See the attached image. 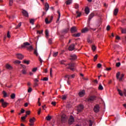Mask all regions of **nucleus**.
I'll use <instances>...</instances> for the list:
<instances>
[{
	"instance_id": "obj_14",
	"label": "nucleus",
	"mask_w": 126,
	"mask_h": 126,
	"mask_svg": "<svg viewBox=\"0 0 126 126\" xmlns=\"http://www.w3.org/2000/svg\"><path fill=\"white\" fill-rule=\"evenodd\" d=\"M70 58V60H75L77 59V56H76L75 54L71 55Z\"/></svg>"
},
{
	"instance_id": "obj_34",
	"label": "nucleus",
	"mask_w": 126,
	"mask_h": 126,
	"mask_svg": "<svg viewBox=\"0 0 126 126\" xmlns=\"http://www.w3.org/2000/svg\"><path fill=\"white\" fill-rule=\"evenodd\" d=\"M30 61L24 60V63L29 65L30 64Z\"/></svg>"
},
{
	"instance_id": "obj_1",
	"label": "nucleus",
	"mask_w": 126,
	"mask_h": 126,
	"mask_svg": "<svg viewBox=\"0 0 126 126\" xmlns=\"http://www.w3.org/2000/svg\"><path fill=\"white\" fill-rule=\"evenodd\" d=\"M66 63V61L63 60L61 62V64H64L65 65V66L67 67V69H70L72 71H75V64L73 63H69L67 64H65L64 63Z\"/></svg>"
},
{
	"instance_id": "obj_9",
	"label": "nucleus",
	"mask_w": 126,
	"mask_h": 126,
	"mask_svg": "<svg viewBox=\"0 0 126 126\" xmlns=\"http://www.w3.org/2000/svg\"><path fill=\"white\" fill-rule=\"evenodd\" d=\"M16 57H17V59L20 60H22L24 58V56L21 54H16Z\"/></svg>"
},
{
	"instance_id": "obj_40",
	"label": "nucleus",
	"mask_w": 126,
	"mask_h": 126,
	"mask_svg": "<svg viewBox=\"0 0 126 126\" xmlns=\"http://www.w3.org/2000/svg\"><path fill=\"white\" fill-rule=\"evenodd\" d=\"M32 88L31 87H29L28 89V93H30L32 92Z\"/></svg>"
},
{
	"instance_id": "obj_10",
	"label": "nucleus",
	"mask_w": 126,
	"mask_h": 126,
	"mask_svg": "<svg viewBox=\"0 0 126 126\" xmlns=\"http://www.w3.org/2000/svg\"><path fill=\"white\" fill-rule=\"evenodd\" d=\"M22 13H23V15L26 17H29V13L28 12L25 10H23V11H22Z\"/></svg>"
},
{
	"instance_id": "obj_25",
	"label": "nucleus",
	"mask_w": 126,
	"mask_h": 126,
	"mask_svg": "<svg viewBox=\"0 0 126 126\" xmlns=\"http://www.w3.org/2000/svg\"><path fill=\"white\" fill-rule=\"evenodd\" d=\"M45 35H46V37L47 38H48V37H49V31H48V30H45Z\"/></svg>"
},
{
	"instance_id": "obj_4",
	"label": "nucleus",
	"mask_w": 126,
	"mask_h": 126,
	"mask_svg": "<svg viewBox=\"0 0 126 126\" xmlns=\"http://www.w3.org/2000/svg\"><path fill=\"white\" fill-rule=\"evenodd\" d=\"M0 102L1 103L2 106L3 108L6 107L9 104L8 103L5 102V101H4V99H3V98H1L0 99Z\"/></svg>"
},
{
	"instance_id": "obj_11",
	"label": "nucleus",
	"mask_w": 126,
	"mask_h": 126,
	"mask_svg": "<svg viewBox=\"0 0 126 126\" xmlns=\"http://www.w3.org/2000/svg\"><path fill=\"white\" fill-rule=\"evenodd\" d=\"M99 111V106L98 105H96L94 106V111L95 112V113H97Z\"/></svg>"
},
{
	"instance_id": "obj_51",
	"label": "nucleus",
	"mask_w": 126,
	"mask_h": 126,
	"mask_svg": "<svg viewBox=\"0 0 126 126\" xmlns=\"http://www.w3.org/2000/svg\"><path fill=\"white\" fill-rule=\"evenodd\" d=\"M48 80V77H44L43 79V81H47Z\"/></svg>"
},
{
	"instance_id": "obj_63",
	"label": "nucleus",
	"mask_w": 126,
	"mask_h": 126,
	"mask_svg": "<svg viewBox=\"0 0 126 126\" xmlns=\"http://www.w3.org/2000/svg\"><path fill=\"white\" fill-rule=\"evenodd\" d=\"M7 37L10 38V35L9 33V32H7Z\"/></svg>"
},
{
	"instance_id": "obj_29",
	"label": "nucleus",
	"mask_w": 126,
	"mask_h": 126,
	"mask_svg": "<svg viewBox=\"0 0 126 126\" xmlns=\"http://www.w3.org/2000/svg\"><path fill=\"white\" fill-rule=\"evenodd\" d=\"M35 20L34 19H31L30 20V23H31L32 25H34Z\"/></svg>"
},
{
	"instance_id": "obj_21",
	"label": "nucleus",
	"mask_w": 126,
	"mask_h": 126,
	"mask_svg": "<svg viewBox=\"0 0 126 126\" xmlns=\"http://www.w3.org/2000/svg\"><path fill=\"white\" fill-rule=\"evenodd\" d=\"M89 31V29L87 28H85L82 30V33H85Z\"/></svg>"
},
{
	"instance_id": "obj_36",
	"label": "nucleus",
	"mask_w": 126,
	"mask_h": 126,
	"mask_svg": "<svg viewBox=\"0 0 126 126\" xmlns=\"http://www.w3.org/2000/svg\"><path fill=\"white\" fill-rule=\"evenodd\" d=\"M98 89H99V90H101V91H102V90H103V86L101 85V84H100V85H99V87H98Z\"/></svg>"
},
{
	"instance_id": "obj_62",
	"label": "nucleus",
	"mask_w": 126,
	"mask_h": 126,
	"mask_svg": "<svg viewBox=\"0 0 126 126\" xmlns=\"http://www.w3.org/2000/svg\"><path fill=\"white\" fill-rule=\"evenodd\" d=\"M30 113L31 112L30 111H26V113L27 114V115H30Z\"/></svg>"
},
{
	"instance_id": "obj_2",
	"label": "nucleus",
	"mask_w": 126,
	"mask_h": 126,
	"mask_svg": "<svg viewBox=\"0 0 126 126\" xmlns=\"http://www.w3.org/2000/svg\"><path fill=\"white\" fill-rule=\"evenodd\" d=\"M53 19V17L51 16H48L47 18H45V22L46 24H48L52 22V20Z\"/></svg>"
},
{
	"instance_id": "obj_6",
	"label": "nucleus",
	"mask_w": 126,
	"mask_h": 126,
	"mask_svg": "<svg viewBox=\"0 0 126 126\" xmlns=\"http://www.w3.org/2000/svg\"><path fill=\"white\" fill-rule=\"evenodd\" d=\"M36 119L35 118L33 117L32 118H31L30 119L29 122L31 123L29 124V125L31 126H32L34 125V122L35 121Z\"/></svg>"
},
{
	"instance_id": "obj_39",
	"label": "nucleus",
	"mask_w": 126,
	"mask_h": 126,
	"mask_svg": "<svg viewBox=\"0 0 126 126\" xmlns=\"http://www.w3.org/2000/svg\"><path fill=\"white\" fill-rule=\"evenodd\" d=\"M14 63L15 64H20L21 63V62L19 60H16L14 62Z\"/></svg>"
},
{
	"instance_id": "obj_37",
	"label": "nucleus",
	"mask_w": 126,
	"mask_h": 126,
	"mask_svg": "<svg viewBox=\"0 0 126 126\" xmlns=\"http://www.w3.org/2000/svg\"><path fill=\"white\" fill-rule=\"evenodd\" d=\"M58 55V52H54L53 57H56Z\"/></svg>"
},
{
	"instance_id": "obj_45",
	"label": "nucleus",
	"mask_w": 126,
	"mask_h": 126,
	"mask_svg": "<svg viewBox=\"0 0 126 126\" xmlns=\"http://www.w3.org/2000/svg\"><path fill=\"white\" fill-rule=\"evenodd\" d=\"M121 22H122V24H123V25H125L126 23V19L122 20V21H121Z\"/></svg>"
},
{
	"instance_id": "obj_5",
	"label": "nucleus",
	"mask_w": 126,
	"mask_h": 126,
	"mask_svg": "<svg viewBox=\"0 0 126 126\" xmlns=\"http://www.w3.org/2000/svg\"><path fill=\"white\" fill-rule=\"evenodd\" d=\"M73 122H74V118H73V117H72V116H71L68 121V123L69 125H70L73 124Z\"/></svg>"
},
{
	"instance_id": "obj_35",
	"label": "nucleus",
	"mask_w": 126,
	"mask_h": 126,
	"mask_svg": "<svg viewBox=\"0 0 126 126\" xmlns=\"http://www.w3.org/2000/svg\"><path fill=\"white\" fill-rule=\"evenodd\" d=\"M46 119L47 121H50L52 119V117L50 116H48L46 117Z\"/></svg>"
},
{
	"instance_id": "obj_38",
	"label": "nucleus",
	"mask_w": 126,
	"mask_h": 126,
	"mask_svg": "<svg viewBox=\"0 0 126 126\" xmlns=\"http://www.w3.org/2000/svg\"><path fill=\"white\" fill-rule=\"evenodd\" d=\"M76 14H77V18H78V17H80L81 15V13L79 12L78 11H76Z\"/></svg>"
},
{
	"instance_id": "obj_46",
	"label": "nucleus",
	"mask_w": 126,
	"mask_h": 126,
	"mask_svg": "<svg viewBox=\"0 0 126 126\" xmlns=\"http://www.w3.org/2000/svg\"><path fill=\"white\" fill-rule=\"evenodd\" d=\"M37 67H34L32 69V71L33 72H35L37 71Z\"/></svg>"
},
{
	"instance_id": "obj_16",
	"label": "nucleus",
	"mask_w": 126,
	"mask_h": 126,
	"mask_svg": "<svg viewBox=\"0 0 126 126\" xmlns=\"http://www.w3.org/2000/svg\"><path fill=\"white\" fill-rule=\"evenodd\" d=\"M61 120L62 123H65L67 121V118L65 116H62Z\"/></svg>"
},
{
	"instance_id": "obj_47",
	"label": "nucleus",
	"mask_w": 126,
	"mask_h": 126,
	"mask_svg": "<svg viewBox=\"0 0 126 126\" xmlns=\"http://www.w3.org/2000/svg\"><path fill=\"white\" fill-rule=\"evenodd\" d=\"M21 26V23H19L18 26L16 27V29L19 28Z\"/></svg>"
},
{
	"instance_id": "obj_32",
	"label": "nucleus",
	"mask_w": 126,
	"mask_h": 126,
	"mask_svg": "<svg viewBox=\"0 0 126 126\" xmlns=\"http://www.w3.org/2000/svg\"><path fill=\"white\" fill-rule=\"evenodd\" d=\"M27 48H28V50H29V51H32V50H33V48L32 47V46H30L28 47H27Z\"/></svg>"
},
{
	"instance_id": "obj_17",
	"label": "nucleus",
	"mask_w": 126,
	"mask_h": 126,
	"mask_svg": "<svg viewBox=\"0 0 126 126\" xmlns=\"http://www.w3.org/2000/svg\"><path fill=\"white\" fill-rule=\"evenodd\" d=\"M85 95V91L82 90L79 93V95L80 97H82Z\"/></svg>"
},
{
	"instance_id": "obj_52",
	"label": "nucleus",
	"mask_w": 126,
	"mask_h": 126,
	"mask_svg": "<svg viewBox=\"0 0 126 126\" xmlns=\"http://www.w3.org/2000/svg\"><path fill=\"white\" fill-rule=\"evenodd\" d=\"M26 119V118L24 116V117H22V118H21V119H22V121H23V122L25 121V119Z\"/></svg>"
},
{
	"instance_id": "obj_13",
	"label": "nucleus",
	"mask_w": 126,
	"mask_h": 126,
	"mask_svg": "<svg viewBox=\"0 0 126 126\" xmlns=\"http://www.w3.org/2000/svg\"><path fill=\"white\" fill-rule=\"evenodd\" d=\"M70 31H71V32L72 33L76 32H77V29L75 27H73L71 28Z\"/></svg>"
},
{
	"instance_id": "obj_43",
	"label": "nucleus",
	"mask_w": 126,
	"mask_h": 126,
	"mask_svg": "<svg viewBox=\"0 0 126 126\" xmlns=\"http://www.w3.org/2000/svg\"><path fill=\"white\" fill-rule=\"evenodd\" d=\"M120 75V72H117V74H116V78H117V79H119Z\"/></svg>"
},
{
	"instance_id": "obj_19",
	"label": "nucleus",
	"mask_w": 126,
	"mask_h": 126,
	"mask_svg": "<svg viewBox=\"0 0 126 126\" xmlns=\"http://www.w3.org/2000/svg\"><path fill=\"white\" fill-rule=\"evenodd\" d=\"M117 91H118V94H119V95H120V96H124V92L123 93V92L120 89H117Z\"/></svg>"
},
{
	"instance_id": "obj_44",
	"label": "nucleus",
	"mask_w": 126,
	"mask_h": 126,
	"mask_svg": "<svg viewBox=\"0 0 126 126\" xmlns=\"http://www.w3.org/2000/svg\"><path fill=\"white\" fill-rule=\"evenodd\" d=\"M13 3V0H9V5L12 6Z\"/></svg>"
},
{
	"instance_id": "obj_61",
	"label": "nucleus",
	"mask_w": 126,
	"mask_h": 126,
	"mask_svg": "<svg viewBox=\"0 0 126 126\" xmlns=\"http://www.w3.org/2000/svg\"><path fill=\"white\" fill-rule=\"evenodd\" d=\"M92 121L90 120V121H89V126H92Z\"/></svg>"
},
{
	"instance_id": "obj_12",
	"label": "nucleus",
	"mask_w": 126,
	"mask_h": 126,
	"mask_svg": "<svg viewBox=\"0 0 126 126\" xmlns=\"http://www.w3.org/2000/svg\"><path fill=\"white\" fill-rule=\"evenodd\" d=\"M94 16V14L92 13H91L89 16V19H88V22L89 24L90 23V21L91 20V19Z\"/></svg>"
},
{
	"instance_id": "obj_48",
	"label": "nucleus",
	"mask_w": 126,
	"mask_h": 126,
	"mask_svg": "<svg viewBox=\"0 0 126 126\" xmlns=\"http://www.w3.org/2000/svg\"><path fill=\"white\" fill-rule=\"evenodd\" d=\"M52 40H53L52 38H50V39H49V40H48V43H49V44H52Z\"/></svg>"
},
{
	"instance_id": "obj_50",
	"label": "nucleus",
	"mask_w": 126,
	"mask_h": 126,
	"mask_svg": "<svg viewBox=\"0 0 126 126\" xmlns=\"http://www.w3.org/2000/svg\"><path fill=\"white\" fill-rule=\"evenodd\" d=\"M56 104H57V103L56 101H52V102H51V104L54 106H56Z\"/></svg>"
},
{
	"instance_id": "obj_58",
	"label": "nucleus",
	"mask_w": 126,
	"mask_h": 126,
	"mask_svg": "<svg viewBox=\"0 0 126 126\" xmlns=\"http://www.w3.org/2000/svg\"><path fill=\"white\" fill-rule=\"evenodd\" d=\"M23 73V74H26V71L25 69H23V71H22Z\"/></svg>"
},
{
	"instance_id": "obj_22",
	"label": "nucleus",
	"mask_w": 126,
	"mask_h": 126,
	"mask_svg": "<svg viewBox=\"0 0 126 126\" xmlns=\"http://www.w3.org/2000/svg\"><path fill=\"white\" fill-rule=\"evenodd\" d=\"M119 12V9L118 8H116L114 11V15L116 16Z\"/></svg>"
},
{
	"instance_id": "obj_26",
	"label": "nucleus",
	"mask_w": 126,
	"mask_h": 126,
	"mask_svg": "<svg viewBox=\"0 0 126 126\" xmlns=\"http://www.w3.org/2000/svg\"><path fill=\"white\" fill-rule=\"evenodd\" d=\"M71 3H72V0H67V1H66V5H69L71 4Z\"/></svg>"
},
{
	"instance_id": "obj_64",
	"label": "nucleus",
	"mask_w": 126,
	"mask_h": 126,
	"mask_svg": "<svg viewBox=\"0 0 126 126\" xmlns=\"http://www.w3.org/2000/svg\"><path fill=\"white\" fill-rule=\"evenodd\" d=\"M110 26H108L107 27V31H109L110 30Z\"/></svg>"
},
{
	"instance_id": "obj_42",
	"label": "nucleus",
	"mask_w": 126,
	"mask_h": 126,
	"mask_svg": "<svg viewBox=\"0 0 126 126\" xmlns=\"http://www.w3.org/2000/svg\"><path fill=\"white\" fill-rule=\"evenodd\" d=\"M121 65V63L120 62H118L116 63V67H119Z\"/></svg>"
},
{
	"instance_id": "obj_18",
	"label": "nucleus",
	"mask_w": 126,
	"mask_h": 126,
	"mask_svg": "<svg viewBox=\"0 0 126 126\" xmlns=\"http://www.w3.org/2000/svg\"><path fill=\"white\" fill-rule=\"evenodd\" d=\"M6 69H9V70H12L13 69L12 66L8 63L6 64Z\"/></svg>"
},
{
	"instance_id": "obj_55",
	"label": "nucleus",
	"mask_w": 126,
	"mask_h": 126,
	"mask_svg": "<svg viewBox=\"0 0 126 126\" xmlns=\"http://www.w3.org/2000/svg\"><path fill=\"white\" fill-rule=\"evenodd\" d=\"M78 8H79V5L78 4H75V8L78 9Z\"/></svg>"
},
{
	"instance_id": "obj_49",
	"label": "nucleus",
	"mask_w": 126,
	"mask_h": 126,
	"mask_svg": "<svg viewBox=\"0 0 126 126\" xmlns=\"http://www.w3.org/2000/svg\"><path fill=\"white\" fill-rule=\"evenodd\" d=\"M92 49L93 50V51H95L96 50V47L94 45H93L92 47Z\"/></svg>"
},
{
	"instance_id": "obj_59",
	"label": "nucleus",
	"mask_w": 126,
	"mask_h": 126,
	"mask_svg": "<svg viewBox=\"0 0 126 126\" xmlns=\"http://www.w3.org/2000/svg\"><path fill=\"white\" fill-rule=\"evenodd\" d=\"M41 108H39L38 111V115H40V113H41Z\"/></svg>"
},
{
	"instance_id": "obj_3",
	"label": "nucleus",
	"mask_w": 126,
	"mask_h": 126,
	"mask_svg": "<svg viewBox=\"0 0 126 126\" xmlns=\"http://www.w3.org/2000/svg\"><path fill=\"white\" fill-rule=\"evenodd\" d=\"M96 98V96H95L94 95H93L92 96H90L88 98H87L86 99V101L91 102L95 100Z\"/></svg>"
},
{
	"instance_id": "obj_60",
	"label": "nucleus",
	"mask_w": 126,
	"mask_h": 126,
	"mask_svg": "<svg viewBox=\"0 0 126 126\" xmlns=\"http://www.w3.org/2000/svg\"><path fill=\"white\" fill-rule=\"evenodd\" d=\"M43 31H41V32H40V31H37V33H39V34H41V33H43Z\"/></svg>"
},
{
	"instance_id": "obj_54",
	"label": "nucleus",
	"mask_w": 126,
	"mask_h": 126,
	"mask_svg": "<svg viewBox=\"0 0 126 126\" xmlns=\"http://www.w3.org/2000/svg\"><path fill=\"white\" fill-rule=\"evenodd\" d=\"M123 94L126 97V89H124V91H123Z\"/></svg>"
},
{
	"instance_id": "obj_30",
	"label": "nucleus",
	"mask_w": 126,
	"mask_h": 126,
	"mask_svg": "<svg viewBox=\"0 0 126 126\" xmlns=\"http://www.w3.org/2000/svg\"><path fill=\"white\" fill-rule=\"evenodd\" d=\"M15 97H16V94H12L11 95V98L12 99H14L15 98Z\"/></svg>"
},
{
	"instance_id": "obj_27",
	"label": "nucleus",
	"mask_w": 126,
	"mask_h": 126,
	"mask_svg": "<svg viewBox=\"0 0 126 126\" xmlns=\"http://www.w3.org/2000/svg\"><path fill=\"white\" fill-rule=\"evenodd\" d=\"M86 14H88L90 12V10L88 7H86L85 9Z\"/></svg>"
},
{
	"instance_id": "obj_8",
	"label": "nucleus",
	"mask_w": 126,
	"mask_h": 126,
	"mask_svg": "<svg viewBox=\"0 0 126 126\" xmlns=\"http://www.w3.org/2000/svg\"><path fill=\"white\" fill-rule=\"evenodd\" d=\"M84 107L82 105H80L77 107V111L78 112H81L83 111Z\"/></svg>"
},
{
	"instance_id": "obj_57",
	"label": "nucleus",
	"mask_w": 126,
	"mask_h": 126,
	"mask_svg": "<svg viewBox=\"0 0 126 126\" xmlns=\"http://www.w3.org/2000/svg\"><path fill=\"white\" fill-rule=\"evenodd\" d=\"M116 39L117 40H120L121 39L120 37L118 35H116Z\"/></svg>"
},
{
	"instance_id": "obj_20",
	"label": "nucleus",
	"mask_w": 126,
	"mask_h": 126,
	"mask_svg": "<svg viewBox=\"0 0 126 126\" xmlns=\"http://www.w3.org/2000/svg\"><path fill=\"white\" fill-rule=\"evenodd\" d=\"M45 11H47L49 9V5L48 4V3H45Z\"/></svg>"
},
{
	"instance_id": "obj_7",
	"label": "nucleus",
	"mask_w": 126,
	"mask_h": 126,
	"mask_svg": "<svg viewBox=\"0 0 126 126\" xmlns=\"http://www.w3.org/2000/svg\"><path fill=\"white\" fill-rule=\"evenodd\" d=\"M28 46H30V44L28 42H26L24 43L23 44H22V45H21V48H28V47H27Z\"/></svg>"
},
{
	"instance_id": "obj_41",
	"label": "nucleus",
	"mask_w": 126,
	"mask_h": 126,
	"mask_svg": "<svg viewBox=\"0 0 126 126\" xmlns=\"http://www.w3.org/2000/svg\"><path fill=\"white\" fill-rule=\"evenodd\" d=\"M66 98H67V96L66 95H62L61 98L63 99V100H66Z\"/></svg>"
},
{
	"instance_id": "obj_15",
	"label": "nucleus",
	"mask_w": 126,
	"mask_h": 126,
	"mask_svg": "<svg viewBox=\"0 0 126 126\" xmlns=\"http://www.w3.org/2000/svg\"><path fill=\"white\" fill-rule=\"evenodd\" d=\"M75 45L74 44H72V45H70L68 50L69 51H73L74 50V47Z\"/></svg>"
},
{
	"instance_id": "obj_33",
	"label": "nucleus",
	"mask_w": 126,
	"mask_h": 126,
	"mask_svg": "<svg viewBox=\"0 0 126 126\" xmlns=\"http://www.w3.org/2000/svg\"><path fill=\"white\" fill-rule=\"evenodd\" d=\"M2 94H3L4 97H6L7 96V94H6L5 91H3Z\"/></svg>"
},
{
	"instance_id": "obj_56",
	"label": "nucleus",
	"mask_w": 126,
	"mask_h": 126,
	"mask_svg": "<svg viewBox=\"0 0 126 126\" xmlns=\"http://www.w3.org/2000/svg\"><path fill=\"white\" fill-rule=\"evenodd\" d=\"M101 66H102V65L101 64V63H98L97 64V67L98 68H101Z\"/></svg>"
},
{
	"instance_id": "obj_23",
	"label": "nucleus",
	"mask_w": 126,
	"mask_h": 126,
	"mask_svg": "<svg viewBox=\"0 0 126 126\" xmlns=\"http://www.w3.org/2000/svg\"><path fill=\"white\" fill-rule=\"evenodd\" d=\"M33 54L35 55L36 57H38V52H37V49H34Z\"/></svg>"
},
{
	"instance_id": "obj_53",
	"label": "nucleus",
	"mask_w": 126,
	"mask_h": 126,
	"mask_svg": "<svg viewBox=\"0 0 126 126\" xmlns=\"http://www.w3.org/2000/svg\"><path fill=\"white\" fill-rule=\"evenodd\" d=\"M97 59V55H95L94 57V61L95 62Z\"/></svg>"
},
{
	"instance_id": "obj_28",
	"label": "nucleus",
	"mask_w": 126,
	"mask_h": 126,
	"mask_svg": "<svg viewBox=\"0 0 126 126\" xmlns=\"http://www.w3.org/2000/svg\"><path fill=\"white\" fill-rule=\"evenodd\" d=\"M80 35H81L80 33H75V34H73V36L78 37L80 36Z\"/></svg>"
},
{
	"instance_id": "obj_24",
	"label": "nucleus",
	"mask_w": 126,
	"mask_h": 126,
	"mask_svg": "<svg viewBox=\"0 0 126 126\" xmlns=\"http://www.w3.org/2000/svg\"><path fill=\"white\" fill-rule=\"evenodd\" d=\"M120 30H121V32H122V33H126V28L123 29L122 28H120Z\"/></svg>"
},
{
	"instance_id": "obj_31",
	"label": "nucleus",
	"mask_w": 126,
	"mask_h": 126,
	"mask_svg": "<svg viewBox=\"0 0 126 126\" xmlns=\"http://www.w3.org/2000/svg\"><path fill=\"white\" fill-rule=\"evenodd\" d=\"M125 76V74H121V77H120V78H119V81H123V78H124V77Z\"/></svg>"
}]
</instances>
